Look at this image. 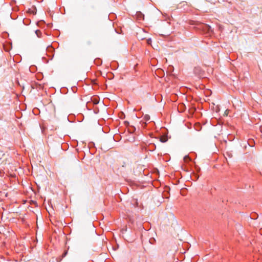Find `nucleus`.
I'll use <instances>...</instances> for the list:
<instances>
[{
	"label": "nucleus",
	"instance_id": "obj_3",
	"mask_svg": "<svg viewBox=\"0 0 262 262\" xmlns=\"http://www.w3.org/2000/svg\"><path fill=\"white\" fill-rule=\"evenodd\" d=\"M203 29L204 31L209 32L210 31L211 28L208 25H203Z\"/></svg>",
	"mask_w": 262,
	"mask_h": 262
},
{
	"label": "nucleus",
	"instance_id": "obj_9",
	"mask_svg": "<svg viewBox=\"0 0 262 262\" xmlns=\"http://www.w3.org/2000/svg\"><path fill=\"white\" fill-rule=\"evenodd\" d=\"M29 11L30 13H32L34 15L36 14V10L35 9L33 10H29Z\"/></svg>",
	"mask_w": 262,
	"mask_h": 262
},
{
	"label": "nucleus",
	"instance_id": "obj_1",
	"mask_svg": "<svg viewBox=\"0 0 262 262\" xmlns=\"http://www.w3.org/2000/svg\"><path fill=\"white\" fill-rule=\"evenodd\" d=\"M136 17L139 20H142L144 19V15L141 12L138 11L136 12Z\"/></svg>",
	"mask_w": 262,
	"mask_h": 262
},
{
	"label": "nucleus",
	"instance_id": "obj_8",
	"mask_svg": "<svg viewBox=\"0 0 262 262\" xmlns=\"http://www.w3.org/2000/svg\"><path fill=\"white\" fill-rule=\"evenodd\" d=\"M160 141L162 143H165L167 141V139L165 137H162L160 138Z\"/></svg>",
	"mask_w": 262,
	"mask_h": 262
},
{
	"label": "nucleus",
	"instance_id": "obj_2",
	"mask_svg": "<svg viewBox=\"0 0 262 262\" xmlns=\"http://www.w3.org/2000/svg\"><path fill=\"white\" fill-rule=\"evenodd\" d=\"M194 73L198 76L201 75L202 73V69L200 67H195L193 70Z\"/></svg>",
	"mask_w": 262,
	"mask_h": 262
},
{
	"label": "nucleus",
	"instance_id": "obj_6",
	"mask_svg": "<svg viewBox=\"0 0 262 262\" xmlns=\"http://www.w3.org/2000/svg\"><path fill=\"white\" fill-rule=\"evenodd\" d=\"M150 119V116L148 115H145L144 116V120L145 121H149Z\"/></svg>",
	"mask_w": 262,
	"mask_h": 262
},
{
	"label": "nucleus",
	"instance_id": "obj_4",
	"mask_svg": "<svg viewBox=\"0 0 262 262\" xmlns=\"http://www.w3.org/2000/svg\"><path fill=\"white\" fill-rule=\"evenodd\" d=\"M185 109V106L184 104H182L180 105L179 107L178 108V110L179 112H183L184 111V110Z\"/></svg>",
	"mask_w": 262,
	"mask_h": 262
},
{
	"label": "nucleus",
	"instance_id": "obj_11",
	"mask_svg": "<svg viewBox=\"0 0 262 262\" xmlns=\"http://www.w3.org/2000/svg\"><path fill=\"white\" fill-rule=\"evenodd\" d=\"M95 103L97 104V103H98V102H95Z\"/></svg>",
	"mask_w": 262,
	"mask_h": 262
},
{
	"label": "nucleus",
	"instance_id": "obj_10",
	"mask_svg": "<svg viewBox=\"0 0 262 262\" xmlns=\"http://www.w3.org/2000/svg\"><path fill=\"white\" fill-rule=\"evenodd\" d=\"M152 146L154 147V148H156V146H155V144H153V145H152Z\"/></svg>",
	"mask_w": 262,
	"mask_h": 262
},
{
	"label": "nucleus",
	"instance_id": "obj_7",
	"mask_svg": "<svg viewBox=\"0 0 262 262\" xmlns=\"http://www.w3.org/2000/svg\"><path fill=\"white\" fill-rule=\"evenodd\" d=\"M184 160L185 162H187L190 160V158H189V157L188 156H185L184 157Z\"/></svg>",
	"mask_w": 262,
	"mask_h": 262
},
{
	"label": "nucleus",
	"instance_id": "obj_5",
	"mask_svg": "<svg viewBox=\"0 0 262 262\" xmlns=\"http://www.w3.org/2000/svg\"><path fill=\"white\" fill-rule=\"evenodd\" d=\"M35 33L38 37L40 38L41 37L42 33L40 30H37L35 31Z\"/></svg>",
	"mask_w": 262,
	"mask_h": 262
}]
</instances>
